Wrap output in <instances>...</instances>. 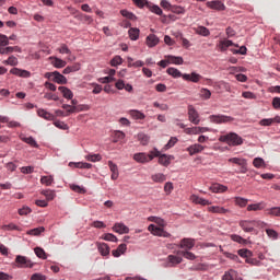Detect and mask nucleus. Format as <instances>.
<instances>
[{
    "label": "nucleus",
    "mask_w": 280,
    "mask_h": 280,
    "mask_svg": "<svg viewBox=\"0 0 280 280\" xmlns=\"http://www.w3.org/2000/svg\"><path fill=\"white\" fill-rule=\"evenodd\" d=\"M219 141H221V143H226L228 145H242V143H244V139H242V137H240V135L235 133V132H230L223 136H220Z\"/></svg>",
    "instance_id": "obj_1"
},
{
    "label": "nucleus",
    "mask_w": 280,
    "mask_h": 280,
    "mask_svg": "<svg viewBox=\"0 0 280 280\" xmlns=\"http://www.w3.org/2000/svg\"><path fill=\"white\" fill-rule=\"evenodd\" d=\"M228 161L229 163H234V165H238L240 170L236 172L237 174H246V172H248V163L246 162V159L231 158Z\"/></svg>",
    "instance_id": "obj_2"
},
{
    "label": "nucleus",
    "mask_w": 280,
    "mask_h": 280,
    "mask_svg": "<svg viewBox=\"0 0 280 280\" xmlns=\"http://www.w3.org/2000/svg\"><path fill=\"white\" fill-rule=\"evenodd\" d=\"M188 119L190 124H194L195 126H198L200 124V114H198V110L194 107V105L188 106Z\"/></svg>",
    "instance_id": "obj_3"
},
{
    "label": "nucleus",
    "mask_w": 280,
    "mask_h": 280,
    "mask_svg": "<svg viewBox=\"0 0 280 280\" xmlns=\"http://www.w3.org/2000/svg\"><path fill=\"white\" fill-rule=\"evenodd\" d=\"M148 231H150L152 235H155L158 237H172V234H170L168 232H165V230L154 224H150L148 228Z\"/></svg>",
    "instance_id": "obj_4"
},
{
    "label": "nucleus",
    "mask_w": 280,
    "mask_h": 280,
    "mask_svg": "<svg viewBox=\"0 0 280 280\" xmlns=\"http://www.w3.org/2000/svg\"><path fill=\"white\" fill-rule=\"evenodd\" d=\"M178 264H183V257L176 255H168L165 260V268H174L178 266Z\"/></svg>",
    "instance_id": "obj_5"
},
{
    "label": "nucleus",
    "mask_w": 280,
    "mask_h": 280,
    "mask_svg": "<svg viewBox=\"0 0 280 280\" xmlns=\"http://www.w3.org/2000/svg\"><path fill=\"white\" fill-rule=\"evenodd\" d=\"M210 121L212 124H229V121H233V117L225 115H211Z\"/></svg>",
    "instance_id": "obj_6"
},
{
    "label": "nucleus",
    "mask_w": 280,
    "mask_h": 280,
    "mask_svg": "<svg viewBox=\"0 0 280 280\" xmlns=\"http://www.w3.org/2000/svg\"><path fill=\"white\" fill-rule=\"evenodd\" d=\"M15 264H18V268H32L34 266V264H32V260L21 255L16 256Z\"/></svg>",
    "instance_id": "obj_7"
},
{
    "label": "nucleus",
    "mask_w": 280,
    "mask_h": 280,
    "mask_svg": "<svg viewBox=\"0 0 280 280\" xmlns=\"http://www.w3.org/2000/svg\"><path fill=\"white\" fill-rule=\"evenodd\" d=\"M238 226H241L245 233H253V231H255V220L240 221Z\"/></svg>",
    "instance_id": "obj_8"
},
{
    "label": "nucleus",
    "mask_w": 280,
    "mask_h": 280,
    "mask_svg": "<svg viewBox=\"0 0 280 280\" xmlns=\"http://www.w3.org/2000/svg\"><path fill=\"white\" fill-rule=\"evenodd\" d=\"M206 5L207 8H210V10H218L219 12L226 10V5L218 0L209 1L206 3Z\"/></svg>",
    "instance_id": "obj_9"
},
{
    "label": "nucleus",
    "mask_w": 280,
    "mask_h": 280,
    "mask_svg": "<svg viewBox=\"0 0 280 280\" xmlns=\"http://www.w3.org/2000/svg\"><path fill=\"white\" fill-rule=\"evenodd\" d=\"M154 156L148 155L147 153H136L133 155V160H136L137 163H150Z\"/></svg>",
    "instance_id": "obj_10"
},
{
    "label": "nucleus",
    "mask_w": 280,
    "mask_h": 280,
    "mask_svg": "<svg viewBox=\"0 0 280 280\" xmlns=\"http://www.w3.org/2000/svg\"><path fill=\"white\" fill-rule=\"evenodd\" d=\"M196 246V241L194 238H183L179 243V248L185 250H191Z\"/></svg>",
    "instance_id": "obj_11"
},
{
    "label": "nucleus",
    "mask_w": 280,
    "mask_h": 280,
    "mask_svg": "<svg viewBox=\"0 0 280 280\" xmlns=\"http://www.w3.org/2000/svg\"><path fill=\"white\" fill-rule=\"evenodd\" d=\"M183 80L186 82H194L195 84H198L200 80H202V75L196 72H191L190 74L185 73L183 75Z\"/></svg>",
    "instance_id": "obj_12"
},
{
    "label": "nucleus",
    "mask_w": 280,
    "mask_h": 280,
    "mask_svg": "<svg viewBox=\"0 0 280 280\" xmlns=\"http://www.w3.org/2000/svg\"><path fill=\"white\" fill-rule=\"evenodd\" d=\"M203 150H205V147L198 143L191 144L186 149V151L190 156H194V154H200V152H202Z\"/></svg>",
    "instance_id": "obj_13"
},
{
    "label": "nucleus",
    "mask_w": 280,
    "mask_h": 280,
    "mask_svg": "<svg viewBox=\"0 0 280 280\" xmlns=\"http://www.w3.org/2000/svg\"><path fill=\"white\" fill-rule=\"evenodd\" d=\"M86 110H91V106L86 104H81V105L72 106L70 109H68V113L69 114L84 113Z\"/></svg>",
    "instance_id": "obj_14"
},
{
    "label": "nucleus",
    "mask_w": 280,
    "mask_h": 280,
    "mask_svg": "<svg viewBox=\"0 0 280 280\" xmlns=\"http://www.w3.org/2000/svg\"><path fill=\"white\" fill-rule=\"evenodd\" d=\"M113 231L115 233H119L120 235H124L125 233H130V229L124 223H116L113 226Z\"/></svg>",
    "instance_id": "obj_15"
},
{
    "label": "nucleus",
    "mask_w": 280,
    "mask_h": 280,
    "mask_svg": "<svg viewBox=\"0 0 280 280\" xmlns=\"http://www.w3.org/2000/svg\"><path fill=\"white\" fill-rule=\"evenodd\" d=\"M10 73H12V75H18V78H30V75H32V73L30 71L22 70L19 68L11 69Z\"/></svg>",
    "instance_id": "obj_16"
},
{
    "label": "nucleus",
    "mask_w": 280,
    "mask_h": 280,
    "mask_svg": "<svg viewBox=\"0 0 280 280\" xmlns=\"http://www.w3.org/2000/svg\"><path fill=\"white\" fill-rule=\"evenodd\" d=\"M98 253L103 257H108L110 255V247L106 243H97Z\"/></svg>",
    "instance_id": "obj_17"
},
{
    "label": "nucleus",
    "mask_w": 280,
    "mask_h": 280,
    "mask_svg": "<svg viewBox=\"0 0 280 280\" xmlns=\"http://www.w3.org/2000/svg\"><path fill=\"white\" fill-rule=\"evenodd\" d=\"M208 211H209L210 213H219V214H221V215H224V214L231 212V210L225 209L224 207H219V206L208 207Z\"/></svg>",
    "instance_id": "obj_18"
},
{
    "label": "nucleus",
    "mask_w": 280,
    "mask_h": 280,
    "mask_svg": "<svg viewBox=\"0 0 280 280\" xmlns=\"http://www.w3.org/2000/svg\"><path fill=\"white\" fill-rule=\"evenodd\" d=\"M191 202H194L195 205H201L202 207H207L209 205H211V201L205 199V198H200L197 195H192L190 197Z\"/></svg>",
    "instance_id": "obj_19"
},
{
    "label": "nucleus",
    "mask_w": 280,
    "mask_h": 280,
    "mask_svg": "<svg viewBox=\"0 0 280 280\" xmlns=\"http://www.w3.org/2000/svg\"><path fill=\"white\" fill-rule=\"evenodd\" d=\"M37 115H38V117H42L43 119H46L47 121H54V119H56V116H54V114H51L45 109H38Z\"/></svg>",
    "instance_id": "obj_20"
},
{
    "label": "nucleus",
    "mask_w": 280,
    "mask_h": 280,
    "mask_svg": "<svg viewBox=\"0 0 280 280\" xmlns=\"http://www.w3.org/2000/svg\"><path fill=\"white\" fill-rule=\"evenodd\" d=\"M126 250H128V246L126 244H120L117 247V249L112 250V255H113V257H121V255H124V253H126Z\"/></svg>",
    "instance_id": "obj_21"
},
{
    "label": "nucleus",
    "mask_w": 280,
    "mask_h": 280,
    "mask_svg": "<svg viewBox=\"0 0 280 280\" xmlns=\"http://www.w3.org/2000/svg\"><path fill=\"white\" fill-rule=\"evenodd\" d=\"M51 80H52V82H56L57 84H67V77L62 75L58 71H55V74Z\"/></svg>",
    "instance_id": "obj_22"
},
{
    "label": "nucleus",
    "mask_w": 280,
    "mask_h": 280,
    "mask_svg": "<svg viewBox=\"0 0 280 280\" xmlns=\"http://www.w3.org/2000/svg\"><path fill=\"white\" fill-rule=\"evenodd\" d=\"M145 43L149 47H156L159 45V37L154 34L147 36Z\"/></svg>",
    "instance_id": "obj_23"
},
{
    "label": "nucleus",
    "mask_w": 280,
    "mask_h": 280,
    "mask_svg": "<svg viewBox=\"0 0 280 280\" xmlns=\"http://www.w3.org/2000/svg\"><path fill=\"white\" fill-rule=\"evenodd\" d=\"M52 60L51 65L56 67V69H63V67H67V61L58 58V57H50Z\"/></svg>",
    "instance_id": "obj_24"
},
{
    "label": "nucleus",
    "mask_w": 280,
    "mask_h": 280,
    "mask_svg": "<svg viewBox=\"0 0 280 280\" xmlns=\"http://www.w3.org/2000/svg\"><path fill=\"white\" fill-rule=\"evenodd\" d=\"M233 45H235L233 44V40L224 39L219 43V49L220 51H226V49H229V47H233Z\"/></svg>",
    "instance_id": "obj_25"
},
{
    "label": "nucleus",
    "mask_w": 280,
    "mask_h": 280,
    "mask_svg": "<svg viewBox=\"0 0 280 280\" xmlns=\"http://www.w3.org/2000/svg\"><path fill=\"white\" fill-rule=\"evenodd\" d=\"M58 89H59L60 93H62V96L66 100H73V92H71L69 90V88H67V86H59Z\"/></svg>",
    "instance_id": "obj_26"
},
{
    "label": "nucleus",
    "mask_w": 280,
    "mask_h": 280,
    "mask_svg": "<svg viewBox=\"0 0 280 280\" xmlns=\"http://www.w3.org/2000/svg\"><path fill=\"white\" fill-rule=\"evenodd\" d=\"M151 179L153 183H165L167 180V177L163 173H155L151 176Z\"/></svg>",
    "instance_id": "obj_27"
},
{
    "label": "nucleus",
    "mask_w": 280,
    "mask_h": 280,
    "mask_svg": "<svg viewBox=\"0 0 280 280\" xmlns=\"http://www.w3.org/2000/svg\"><path fill=\"white\" fill-rule=\"evenodd\" d=\"M140 32L141 31H139V28H137V27L129 28L128 34H129L130 40H139Z\"/></svg>",
    "instance_id": "obj_28"
},
{
    "label": "nucleus",
    "mask_w": 280,
    "mask_h": 280,
    "mask_svg": "<svg viewBox=\"0 0 280 280\" xmlns=\"http://www.w3.org/2000/svg\"><path fill=\"white\" fill-rule=\"evenodd\" d=\"M166 73L168 75H172V78H183V75H185V74H183V72H180V70H178L176 68H172V67L167 68Z\"/></svg>",
    "instance_id": "obj_29"
},
{
    "label": "nucleus",
    "mask_w": 280,
    "mask_h": 280,
    "mask_svg": "<svg viewBox=\"0 0 280 280\" xmlns=\"http://www.w3.org/2000/svg\"><path fill=\"white\" fill-rule=\"evenodd\" d=\"M176 255H183L185 259H189L190 261H194V259H196V254L189 250H177Z\"/></svg>",
    "instance_id": "obj_30"
},
{
    "label": "nucleus",
    "mask_w": 280,
    "mask_h": 280,
    "mask_svg": "<svg viewBox=\"0 0 280 280\" xmlns=\"http://www.w3.org/2000/svg\"><path fill=\"white\" fill-rule=\"evenodd\" d=\"M210 189L213 191V194H223V191H226L229 188L224 185L215 184L210 187Z\"/></svg>",
    "instance_id": "obj_31"
},
{
    "label": "nucleus",
    "mask_w": 280,
    "mask_h": 280,
    "mask_svg": "<svg viewBox=\"0 0 280 280\" xmlns=\"http://www.w3.org/2000/svg\"><path fill=\"white\" fill-rule=\"evenodd\" d=\"M168 65H183L184 60L183 57H176V56H167Z\"/></svg>",
    "instance_id": "obj_32"
},
{
    "label": "nucleus",
    "mask_w": 280,
    "mask_h": 280,
    "mask_svg": "<svg viewBox=\"0 0 280 280\" xmlns=\"http://www.w3.org/2000/svg\"><path fill=\"white\" fill-rule=\"evenodd\" d=\"M42 185H45L46 187H51L54 185V176H42L40 177Z\"/></svg>",
    "instance_id": "obj_33"
},
{
    "label": "nucleus",
    "mask_w": 280,
    "mask_h": 280,
    "mask_svg": "<svg viewBox=\"0 0 280 280\" xmlns=\"http://www.w3.org/2000/svg\"><path fill=\"white\" fill-rule=\"evenodd\" d=\"M265 205L264 202H259V203H252L249 206H247V211H261L262 209H265Z\"/></svg>",
    "instance_id": "obj_34"
},
{
    "label": "nucleus",
    "mask_w": 280,
    "mask_h": 280,
    "mask_svg": "<svg viewBox=\"0 0 280 280\" xmlns=\"http://www.w3.org/2000/svg\"><path fill=\"white\" fill-rule=\"evenodd\" d=\"M130 117H132V119H145V114L137 110V109H131L129 112Z\"/></svg>",
    "instance_id": "obj_35"
},
{
    "label": "nucleus",
    "mask_w": 280,
    "mask_h": 280,
    "mask_svg": "<svg viewBox=\"0 0 280 280\" xmlns=\"http://www.w3.org/2000/svg\"><path fill=\"white\" fill-rule=\"evenodd\" d=\"M137 139L142 145H148V143H150V137L143 132L138 133Z\"/></svg>",
    "instance_id": "obj_36"
},
{
    "label": "nucleus",
    "mask_w": 280,
    "mask_h": 280,
    "mask_svg": "<svg viewBox=\"0 0 280 280\" xmlns=\"http://www.w3.org/2000/svg\"><path fill=\"white\" fill-rule=\"evenodd\" d=\"M42 196H45L46 200L50 201L54 200V198H56V191L54 190H42Z\"/></svg>",
    "instance_id": "obj_37"
},
{
    "label": "nucleus",
    "mask_w": 280,
    "mask_h": 280,
    "mask_svg": "<svg viewBox=\"0 0 280 280\" xmlns=\"http://www.w3.org/2000/svg\"><path fill=\"white\" fill-rule=\"evenodd\" d=\"M34 253L39 259H47V253L42 247H35Z\"/></svg>",
    "instance_id": "obj_38"
},
{
    "label": "nucleus",
    "mask_w": 280,
    "mask_h": 280,
    "mask_svg": "<svg viewBox=\"0 0 280 280\" xmlns=\"http://www.w3.org/2000/svg\"><path fill=\"white\" fill-rule=\"evenodd\" d=\"M237 254L240 255V257H243V259H247L248 257H253V252L250 249H238Z\"/></svg>",
    "instance_id": "obj_39"
},
{
    "label": "nucleus",
    "mask_w": 280,
    "mask_h": 280,
    "mask_svg": "<svg viewBox=\"0 0 280 280\" xmlns=\"http://www.w3.org/2000/svg\"><path fill=\"white\" fill-rule=\"evenodd\" d=\"M120 14L125 16V19H129V21H137V15L128 10H121Z\"/></svg>",
    "instance_id": "obj_40"
},
{
    "label": "nucleus",
    "mask_w": 280,
    "mask_h": 280,
    "mask_svg": "<svg viewBox=\"0 0 280 280\" xmlns=\"http://www.w3.org/2000/svg\"><path fill=\"white\" fill-rule=\"evenodd\" d=\"M196 34H199L200 36H209L211 32H209V28L205 26H198L197 28H194Z\"/></svg>",
    "instance_id": "obj_41"
},
{
    "label": "nucleus",
    "mask_w": 280,
    "mask_h": 280,
    "mask_svg": "<svg viewBox=\"0 0 280 280\" xmlns=\"http://www.w3.org/2000/svg\"><path fill=\"white\" fill-rule=\"evenodd\" d=\"M201 100H211V91L209 89L202 88L199 92Z\"/></svg>",
    "instance_id": "obj_42"
},
{
    "label": "nucleus",
    "mask_w": 280,
    "mask_h": 280,
    "mask_svg": "<svg viewBox=\"0 0 280 280\" xmlns=\"http://www.w3.org/2000/svg\"><path fill=\"white\" fill-rule=\"evenodd\" d=\"M253 165L254 167H257L259 170L261 167H266V162L261 158H256L253 161Z\"/></svg>",
    "instance_id": "obj_43"
},
{
    "label": "nucleus",
    "mask_w": 280,
    "mask_h": 280,
    "mask_svg": "<svg viewBox=\"0 0 280 280\" xmlns=\"http://www.w3.org/2000/svg\"><path fill=\"white\" fill-rule=\"evenodd\" d=\"M22 141H24V143H27L28 145H31L32 148H38V143L36 142V140L32 137L28 138H22Z\"/></svg>",
    "instance_id": "obj_44"
},
{
    "label": "nucleus",
    "mask_w": 280,
    "mask_h": 280,
    "mask_svg": "<svg viewBox=\"0 0 280 280\" xmlns=\"http://www.w3.org/2000/svg\"><path fill=\"white\" fill-rule=\"evenodd\" d=\"M148 8L151 10V12H153V14H158V16L163 15V10L160 9L159 5H156V4L150 5L149 4Z\"/></svg>",
    "instance_id": "obj_45"
},
{
    "label": "nucleus",
    "mask_w": 280,
    "mask_h": 280,
    "mask_svg": "<svg viewBox=\"0 0 280 280\" xmlns=\"http://www.w3.org/2000/svg\"><path fill=\"white\" fill-rule=\"evenodd\" d=\"M232 242H236L237 244H246V238L237 235V234H232L231 236Z\"/></svg>",
    "instance_id": "obj_46"
},
{
    "label": "nucleus",
    "mask_w": 280,
    "mask_h": 280,
    "mask_svg": "<svg viewBox=\"0 0 280 280\" xmlns=\"http://www.w3.org/2000/svg\"><path fill=\"white\" fill-rule=\"evenodd\" d=\"M86 161H91L92 163H97V161H102V155L100 154H89L85 156Z\"/></svg>",
    "instance_id": "obj_47"
},
{
    "label": "nucleus",
    "mask_w": 280,
    "mask_h": 280,
    "mask_svg": "<svg viewBox=\"0 0 280 280\" xmlns=\"http://www.w3.org/2000/svg\"><path fill=\"white\" fill-rule=\"evenodd\" d=\"M159 163L160 165L167 167V165H170V158H167L165 154H162L159 156Z\"/></svg>",
    "instance_id": "obj_48"
},
{
    "label": "nucleus",
    "mask_w": 280,
    "mask_h": 280,
    "mask_svg": "<svg viewBox=\"0 0 280 280\" xmlns=\"http://www.w3.org/2000/svg\"><path fill=\"white\" fill-rule=\"evenodd\" d=\"M40 233H45V228L44 226L35 228L33 230H30L27 232V235H40Z\"/></svg>",
    "instance_id": "obj_49"
},
{
    "label": "nucleus",
    "mask_w": 280,
    "mask_h": 280,
    "mask_svg": "<svg viewBox=\"0 0 280 280\" xmlns=\"http://www.w3.org/2000/svg\"><path fill=\"white\" fill-rule=\"evenodd\" d=\"M200 127H190V128H186L185 130H184V132L186 133V135H200Z\"/></svg>",
    "instance_id": "obj_50"
},
{
    "label": "nucleus",
    "mask_w": 280,
    "mask_h": 280,
    "mask_svg": "<svg viewBox=\"0 0 280 280\" xmlns=\"http://www.w3.org/2000/svg\"><path fill=\"white\" fill-rule=\"evenodd\" d=\"M171 12H173V14H185V8L180 5H173L171 8Z\"/></svg>",
    "instance_id": "obj_51"
},
{
    "label": "nucleus",
    "mask_w": 280,
    "mask_h": 280,
    "mask_svg": "<svg viewBox=\"0 0 280 280\" xmlns=\"http://www.w3.org/2000/svg\"><path fill=\"white\" fill-rule=\"evenodd\" d=\"M4 65H10L11 67H16L19 65V59L16 57L11 56L4 61Z\"/></svg>",
    "instance_id": "obj_52"
},
{
    "label": "nucleus",
    "mask_w": 280,
    "mask_h": 280,
    "mask_svg": "<svg viewBox=\"0 0 280 280\" xmlns=\"http://www.w3.org/2000/svg\"><path fill=\"white\" fill-rule=\"evenodd\" d=\"M235 205H237L238 207H246V205H248V199L242 198V197H236Z\"/></svg>",
    "instance_id": "obj_53"
},
{
    "label": "nucleus",
    "mask_w": 280,
    "mask_h": 280,
    "mask_svg": "<svg viewBox=\"0 0 280 280\" xmlns=\"http://www.w3.org/2000/svg\"><path fill=\"white\" fill-rule=\"evenodd\" d=\"M102 240H104L105 242H118L117 236L112 233L104 234Z\"/></svg>",
    "instance_id": "obj_54"
},
{
    "label": "nucleus",
    "mask_w": 280,
    "mask_h": 280,
    "mask_svg": "<svg viewBox=\"0 0 280 280\" xmlns=\"http://www.w3.org/2000/svg\"><path fill=\"white\" fill-rule=\"evenodd\" d=\"M54 126H56V128H59L60 130H69V125L65 124V121L57 120L54 122Z\"/></svg>",
    "instance_id": "obj_55"
},
{
    "label": "nucleus",
    "mask_w": 280,
    "mask_h": 280,
    "mask_svg": "<svg viewBox=\"0 0 280 280\" xmlns=\"http://www.w3.org/2000/svg\"><path fill=\"white\" fill-rule=\"evenodd\" d=\"M268 211V215H275L276 218H280V207H273Z\"/></svg>",
    "instance_id": "obj_56"
},
{
    "label": "nucleus",
    "mask_w": 280,
    "mask_h": 280,
    "mask_svg": "<svg viewBox=\"0 0 280 280\" xmlns=\"http://www.w3.org/2000/svg\"><path fill=\"white\" fill-rule=\"evenodd\" d=\"M121 62H124V59H122L120 56H115V57L110 60L112 67H118V65H121Z\"/></svg>",
    "instance_id": "obj_57"
},
{
    "label": "nucleus",
    "mask_w": 280,
    "mask_h": 280,
    "mask_svg": "<svg viewBox=\"0 0 280 280\" xmlns=\"http://www.w3.org/2000/svg\"><path fill=\"white\" fill-rule=\"evenodd\" d=\"M224 257H226L228 259H232V261H236L240 262V256L235 255V254H231L229 252H224L223 253Z\"/></svg>",
    "instance_id": "obj_58"
},
{
    "label": "nucleus",
    "mask_w": 280,
    "mask_h": 280,
    "mask_svg": "<svg viewBox=\"0 0 280 280\" xmlns=\"http://www.w3.org/2000/svg\"><path fill=\"white\" fill-rule=\"evenodd\" d=\"M266 233H267L268 237H270L271 240H277L279 237V233H277V231H275L272 229H267Z\"/></svg>",
    "instance_id": "obj_59"
},
{
    "label": "nucleus",
    "mask_w": 280,
    "mask_h": 280,
    "mask_svg": "<svg viewBox=\"0 0 280 280\" xmlns=\"http://www.w3.org/2000/svg\"><path fill=\"white\" fill-rule=\"evenodd\" d=\"M59 54H67L71 55V49L66 44H61V46L58 48Z\"/></svg>",
    "instance_id": "obj_60"
},
{
    "label": "nucleus",
    "mask_w": 280,
    "mask_h": 280,
    "mask_svg": "<svg viewBox=\"0 0 280 280\" xmlns=\"http://www.w3.org/2000/svg\"><path fill=\"white\" fill-rule=\"evenodd\" d=\"M160 5L164 10H170V12L172 11V8H173L172 3H170V1L167 0H161Z\"/></svg>",
    "instance_id": "obj_61"
},
{
    "label": "nucleus",
    "mask_w": 280,
    "mask_h": 280,
    "mask_svg": "<svg viewBox=\"0 0 280 280\" xmlns=\"http://www.w3.org/2000/svg\"><path fill=\"white\" fill-rule=\"evenodd\" d=\"M31 280H47V276L43 273H33Z\"/></svg>",
    "instance_id": "obj_62"
},
{
    "label": "nucleus",
    "mask_w": 280,
    "mask_h": 280,
    "mask_svg": "<svg viewBox=\"0 0 280 280\" xmlns=\"http://www.w3.org/2000/svg\"><path fill=\"white\" fill-rule=\"evenodd\" d=\"M272 118H264L259 121V126H272Z\"/></svg>",
    "instance_id": "obj_63"
},
{
    "label": "nucleus",
    "mask_w": 280,
    "mask_h": 280,
    "mask_svg": "<svg viewBox=\"0 0 280 280\" xmlns=\"http://www.w3.org/2000/svg\"><path fill=\"white\" fill-rule=\"evenodd\" d=\"M233 272L234 270L225 271V273L222 277V280H233Z\"/></svg>",
    "instance_id": "obj_64"
}]
</instances>
